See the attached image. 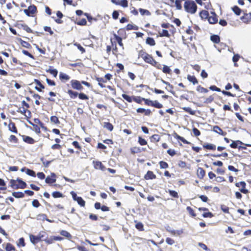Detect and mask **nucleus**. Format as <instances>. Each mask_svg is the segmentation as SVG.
<instances>
[{"instance_id":"nucleus-35","label":"nucleus","mask_w":251,"mask_h":251,"mask_svg":"<svg viewBox=\"0 0 251 251\" xmlns=\"http://www.w3.org/2000/svg\"><path fill=\"white\" fill-rule=\"evenodd\" d=\"M21 44L22 46L27 49H29L31 47L30 45L27 42L23 40H21Z\"/></svg>"},{"instance_id":"nucleus-34","label":"nucleus","mask_w":251,"mask_h":251,"mask_svg":"<svg viewBox=\"0 0 251 251\" xmlns=\"http://www.w3.org/2000/svg\"><path fill=\"white\" fill-rule=\"evenodd\" d=\"M76 201L77 202L78 204H79L81 206H85V202L81 197H79L78 198H77V200Z\"/></svg>"},{"instance_id":"nucleus-51","label":"nucleus","mask_w":251,"mask_h":251,"mask_svg":"<svg viewBox=\"0 0 251 251\" xmlns=\"http://www.w3.org/2000/svg\"><path fill=\"white\" fill-rule=\"evenodd\" d=\"M138 142L142 146L145 145L147 144V141L144 139H143L141 137H138Z\"/></svg>"},{"instance_id":"nucleus-33","label":"nucleus","mask_w":251,"mask_h":251,"mask_svg":"<svg viewBox=\"0 0 251 251\" xmlns=\"http://www.w3.org/2000/svg\"><path fill=\"white\" fill-rule=\"evenodd\" d=\"M154 107L157 108H160L163 107V105L161 103H160L158 101L154 100L153 101L152 106Z\"/></svg>"},{"instance_id":"nucleus-46","label":"nucleus","mask_w":251,"mask_h":251,"mask_svg":"<svg viewBox=\"0 0 251 251\" xmlns=\"http://www.w3.org/2000/svg\"><path fill=\"white\" fill-rule=\"evenodd\" d=\"M97 80L99 82L98 84L101 88H104L105 87L102 83V82H105V81H104L103 78H97Z\"/></svg>"},{"instance_id":"nucleus-54","label":"nucleus","mask_w":251,"mask_h":251,"mask_svg":"<svg viewBox=\"0 0 251 251\" xmlns=\"http://www.w3.org/2000/svg\"><path fill=\"white\" fill-rule=\"evenodd\" d=\"M159 164H160V168L162 169H166L168 167V164L165 162H164L162 161H160L159 162Z\"/></svg>"},{"instance_id":"nucleus-44","label":"nucleus","mask_w":251,"mask_h":251,"mask_svg":"<svg viewBox=\"0 0 251 251\" xmlns=\"http://www.w3.org/2000/svg\"><path fill=\"white\" fill-rule=\"evenodd\" d=\"M52 196L54 198H57L62 197L63 195H62V194L60 192H58V191H56V192H54L52 193Z\"/></svg>"},{"instance_id":"nucleus-48","label":"nucleus","mask_w":251,"mask_h":251,"mask_svg":"<svg viewBox=\"0 0 251 251\" xmlns=\"http://www.w3.org/2000/svg\"><path fill=\"white\" fill-rule=\"evenodd\" d=\"M78 97L81 100H86L88 99V97L83 93L78 94Z\"/></svg>"},{"instance_id":"nucleus-49","label":"nucleus","mask_w":251,"mask_h":251,"mask_svg":"<svg viewBox=\"0 0 251 251\" xmlns=\"http://www.w3.org/2000/svg\"><path fill=\"white\" fill-rule=\"evenodd\" d=\"M17 245L19 247L22 246V247H25V240L24 238H21L19 240V242L17 243Z\"/></svg>"},{"instance_id":"nucleus-23","label":"nucleus","mask_w":251,"mask_h":251,"mask_svg":"<svg viewBox=\"0 0 251 251\" xmlns=\"http://www.w3.org/2000/svg\"><path fill=\"white\" fill-rule=\"evenodd\" d=\"M59 78L60 79H65L66 80H68L70 78L68 75L62 72L60 73Z\"/></svg>"},{"instance_id":"nucleus-31","label":"nucleus","mask_w":251,"mask_h":251,"mask_svg":"<svg viewBox=\"0 0 251 251\" xmlns=\"http://www.w3.org/2000/svg\"><path fill=\"white\" fill-rule=\"evenodd\" d=\"M197 90L200 92V93H207L208 92V90L201 87V86L199 85L197 88Z\"/></svg>"},{"instance_id":"nucleus-42","label":"nucleus","mask_w":251,"mask_h":251,"mask_svg":"<svg viewBox=\"0 0 251 251\" xmlns=\"http://www.w3.org/2000/svg\"><path fill=\"white\" fill-rule=\"evenodd\" d=\"M160 137L158 134H154L151 136V140L152 141L158 142L160 140Z\"/></svg>"},{"instance_id":"nucleus-47","label":"nucleus","mask_w":251,"mask_h":251,"mask_svg":"<svg viewBox=\"0 0 251 251\" xmlns=\"http://www.w3.org/2000/svg\"><path fill=\"white\" fill-rule=\"evenodd\" d=\"M74 45L76 46L77 49L81 52L82 53L85 52V50L84 48H83L80 44L75 43L74 44Z\"/></svg>"},{"instance_id":"nucleus-17","label":"nucleus","mask_w":251,"mask_h":251,"mask_svg":"<svg viewBox=\"0 0 251 251\" xmlns=\"http://www.w3.org/2000/svg\"><path fill=\"white\" fill-rule=\"evenodd\" d=\"M114 36L115 39L116 40L117 42H118V44L119 45V46L122 47V50H123L124 49V45L122 43V38L118 36V35H117L115 34H114Z\"/></svg>"},{"instance_id":"nucleus-59","label":"nucleus","mask_w":251,"mask_h":251,"mask_svg":"<svg viewBox=\"0 0 251 251\" xmlns=\"http://www.w3.org/2000/svg\"><path fill=\"white\" fill-rule=\"evenodd\" d=\"M122 96H123V98L125 100H126V101H127L128 102L132 101V98L130 96H129L126 94H123Z\"/></svg>"},{"instance_id":"nucleus-2","label":"nucleus","mask_w":251,"mask_h":251,"mask_svg":"<svg viewBox=\"0 0 251 251\" xmlns=\"http://www.w3.org/2000/svg\"><path fill=\"white\" fill-rule=\"evenodd\" d=\"M139 56L142 57L146 62L150 63L153 66H155L157 63L150 55L143 51H140Z\"/></svg>"},{"instance_id":"nucleus-62","label":"nucleus","mask_w":251,"mask_h":251,"mask_svg":"<svg viewBox=\"0 0 251 251\" xmlns=\"http://www.w3.org/2000/svg\"><path fill=\"white\" fill-rule=\"evenodd\" d=\"M44 241L48 244H52L53 241H54V237H51L50 238L45 239Z\"/></svg>"},{"instance_id":"nucleus-11","label":"nucleus","mask_w":251,"mask_h":251,"mask_svg":"<svg viewBox=\"0 0 251 251\" xmlns=\"http://www.w3.org/2000/svg\"><path fill=\"white\" fill-rule=\"evenodd\" d=\"M17 182H18V184L16 186V189H19V188L24 189L26 187V183L24 181H23L22 180H21L20 179H17Z\"/></svg>"},{"instance_id":"nucleus-36","label":"nucleus","mask_w":251,"mask_h":251,"mask_svg":"<svg viewBox=\"0 0 251 251\" xmlns=\"http://www.w3.org/2000/svg\"><path fill=\"white\" fill-rule=\"evenodd\" d=\"M5 249L7 251H12L15 250L14 247L10 243L7 244Z\"/></svg>"},{"instance_id":"nucleus-9","label":"nucleus","mask_w":251,"mask_h":251,"mask_svg":"<svg viewBox=\"0 0 251 251\" xmlns=\"http://www.w3.org/2000/svg\"><path fill=\"white\" fill-rule=\"evenodd\" d=\"M241 20L245 23H248L251 20V13L245 14L241 17Z\"/></svg>"},{"instance_id":"nucleus-19","label":"nucleus","mask_w":251,"mask_h":251,"mask_svg":"<svg viewBox=\"0 0 251 251\" xmlns=\"http://www.w3.org/2000/svg\"><path fill=\"white\" fill-rule=\"evenodd\" d=\"M187 79L190 82L193 83V84H197L198 82L197 78L194 75H188Z\"/></svg>"},{"instance_id":"nucleus-10","label":"nucleus","mask_w":251,"mask_h":251,"mask_svg":"<svg viewBox=\"0 0 251 251\" xmlns=\"http://www.w3.org/2000/svg\"><path fill=\"white\" fill-rule=\"evenodd\" d=\"M29 238L30 242L34 245L40 241V237H39L38 235L37 236H34L33 235L30 234Z\"/></svg>"},{"instance_id":"nucleus-21","label":"nucleus","mask_w":251,"mask_h":251,"mask_svg":"<svg viewBox=\"0 0 251 251\" xmlns=\"http://www.w3.org/2000/svg\"><path fill=\"white\" fill-rule=\"evenodd\" d=\"M103 126L104 128H106L107 129L110 131H112L113 129V125L111 123L108 122H104L103 123Z\"/></svg>"},{"instance_id":"nucleus-7","label":"nucleus","mask_w":251,"mask_h":251,"mask_svg":"<svg viewBox=\"0 0 251 251\" xmlns=\"http://www.w3.org/2000/svg\"><path fill=\"white\" fill-rule=\"evenodd\" d=\"M47 183L51 184L56 181L55 175L54 173H51L50 176H48L45 179Z\"/></svg>"},{"instance_id":"nucleus-55","label":"nucleus","mask_w":251,"mask_h":251,"mask_svg":"<svg viewBox=\"0 0 251 251\" xmlns=\"http://www.w3.org/2000/svg\"><path fill=\"white\" fill-rule=\"evenodd\" d=\"M221 210L225 213H229V208L225 205H222L221 206Z\"/></svg>"},{"instance_id":"nucleus-39","label":"nucleus","mask_w":251,"mask_h":251,"mask_svg":"<svg viewBox=\"0 0 251 251\" xmlns=\"http://www.w3.org/2000/svg\"><path fill=\"white\" fill-rule=\"evenodd\" d=\"M47 72L52 75L54 77L57 76L58 73V71L56 69H50L47 71Z\"/></svg>"},{"instance_id":"nucleus-4","label":"nucleus","mask_w":251,"mask_h":251,"mask_svg":"<svg viewBox=\"0 0 251 251\" xmlns=\"http://www.w3.org/2000/svg\"><path fill=\"white\" fill-rule=\"evenodd\" d=\"M36 11V7L34 5H30L27 9L24 10V13L28 16H30L32 14H34Z\"/></svg>"},{"instance_id":"nucleus-3","label":"nucleus","mask_w":251,"mask_h":251,"mask_svg":"<svg viewBox=\"0 0 251 251\" xmlns=\"http://www.w3.org/2000/svg\"><path fill=\"white\" fill-rule=\"evenodd\" d=\"M72 87L75 90H82L83 87L81 85V82L77 80H72L71 81Z\"/></svg>"},{"instance_id":"nucleus-45","label":"nucleus","mask_w":251,"mask_h":251,"mask_svg":"<svg viewBox=\"0 0 251 251\" xmlns=\"http://www.w3.org/2000/svg\"><path fill=\"white\" fill-rule=\"evenodd\" d=\"M26 174L30 176H35V172L29 169H26Z\"/></svg>"},{"instance_id":"nucleus-22","label":"nucleus","mask_w":251,"mask_h":251,"mask_svg":"<svg viewBox=\"0 0 251 251\" xmlns=\"http://www.w3.org/2000/svg\"><path fill=\"white\" fill-rule=\"evenodd\" d=\"M211 40L214 43H219L220 41V39L219 36L214 35L211 36L210 37Z\"/></svg>"},{"instance_id":"nucleus-58","label":"nucleus","mask_w":251,"mask_h":251,"mask_svg":"<svg viewBox=\"0 0 251 251\" xmlns=\"http://www.w3.org/2000/svg\"><path fill=\"white\" fill-rule=\"evenodd\" d=\"M32 204L35 207H38L40 205L39 202L37 200H34L32 202Z\"/></svg>"},{"instance_id":"nucleus-5","label":"nucleus","mask_w":251,"mask_h":251,"mask_svg":"<svg viewBox=\"0 0 251 251\" xmlns=\"http://www.w3.org/2000/svg\"><path fill=\"white\" fill-rule=\"evenodd\" d=\"M93 164L96 169H99L102 171L105 170V167L102 165L101 162L98 161H93Z\"/></svg>"},{"instance_id":"nucleus-20","label":"nucleus","mask_w":251,"mask_h":251,"mask_svg":"<svg viewBox=\"0 0 251 251\" xmlns=\"http://www.w3.org/2000/svg\"><path fill=\"white\" fill-rule=\"evenodd\" d=\"M67 93L72 99H75L77 96H78V93L77 92L73 91L72 90H69Z\"/></svg>"},{"instance_id":"nucleus-61","label":"nucleus","mask_w":251,"mask_h":251,"mask_svg":"<svg viewBox=\"0 0 251 251\" xmlns=\"http://www.w3.org/2000/svg\"><path fill=\"white\" fill-rule=\"evenodd\" d=\"M166 242L168 244L170 245H172L175 243L174 240L170 238H167L166 239Z\"/></svg>"},{"instance_id":"nucleus-25","label":"nucleus","mask_w":251,"mask_h":251,"mask_svg":"<svg viewBox=\"0 0 251 251\" xmlns=\"http://www.w3.org/2000/svg\"><path fill=\"white\" fill-rule=\"evenodd\" d=\"M146 43L151 45V46H154L155 45V42L154 40L151 37H148L146 39Z\"/></svg>"},{"instance_id":"nucleus-6","label":"nucleus","mask_w":251,"mask_h":251,"mask_svg":"<svg viewBox=\"0 0 251 251\" xmlns=\"http://www.w3.org/2000/svg\"><path fill=\"white\" fill-rule=\"evenodd\" d=\"M235 185L237 187L241 186V189L240 190L241 192L244 194L248 193V190L245 188L246 184L244 181H241L240 182L236 183Z\"/></svg>"},{"instance_id":"nucleus-15","label":"nucleus","mask_w":251,"mask_h":251,"mask_svg":"<svg viewBox=\"0 0 251 251\" xmlns=\"http://www.w3.org/2000/svg\"><path fill=\"white\" fill-rule=\"evenodd\" d=\"M205 173L204 170L202 168L199 167L198 169L197 175L199 178H202L205 175Z\"/></svg>"},{"instance_id":"nucleus-40","label":"nucleus","mask_w":251,"mask_h":251,"mask_svg":"<svg viewBox=\"0 0 251 251\" xmlns=\"http://www.w3.org/2000/svg\"><path fill=\"white\" fill-rule=\"evenodd\" d=\"M159 34L161 37L166 36L168 37L170 36V34H169L168 30L166 29H163L162 32H160Z\"/></svg>"},{"instance_id":"nucleus-27","label":"nucleus","mask_w":251,"mask_h":251,"mask_svg":"<svg viewBox=\"0 0 251 251\" xmlns=\"http://www.w3.org/2000/svg\"><path fill=\"white\" fill-rule=\"evenodd\" d=\"M200 16L202 19H207L208 16V12L207 11L203 10L200 12Z\"/></svg>"},{"instance_id":"nucleus-50","label":"nucleus","mask_w":251,"mask_h":251,"mask_svg":"<svg viewBox=\"0 0 251 251\" xmlns=\"http://www.w3.org/2000/svg\"><path fill=\"white\" fill-rule=\"evenodd\" d=\"M162 71L164 73L170 74L171 70L168 66H167L166 65H164L163 69H162Z\"/></svg>"},{"instance_id":"nucleus-26","label":"nucleus","mask_w":251,"mask_h":251,"mask_svg":"<svg viewBox=\"0 0 251 251\" xmlns=\"http://www.w3.org/2000/svg\"><path fill=\"white\" fill-rule=\"evenodd\" d=\"M9 128L10 131L14 133H17V130L16 127L15 126V124L13 123H10L9 124Z\"/></svg>"},{"instance_id":"nucleus-52","label":"nucleus","mask_w":251,"mask_h":251,"mask_svg":"<svg viewBox=\"0 0 251 251\" xmlns=\"http://www.w3.org/2000/svg\"><path fill=\"white\" fill-rule=\"evenodd\" d=\"M131 151L132 153H136L141 152V150L139 147H135L131 149Z\"/></svg>"},{"instance_id":"nucleus-13","label":"nucleus","mask_w":251,"mask_h":251,"mask_svg":"<svg viewBox=\"0 0 251 251\" xmlns=\"http://www.w3.org/2000/svg\"><path fill=\"white\" fill-rule=\"evenodd\" d=\"M156 178V176L151 171H149L145 176L146 179H152Z\"/></svg>"},{"instance_id":"nucleus-56","label":"nucleus","mask_w":251,"mask_h":251,"mask_svg":"<svg viewBox=\"0 0 251 251\" xmlns=\"http://www.w3.org/2000/svg\"><path fill=\"white\" fill-rule=\"evenodd\" d=\"M239 55L238 54L234 55L232 57V61L234 62V66H236V62L238 61L239 59Z\"/></svg>"},{"instance_id":"nucleus-60","label":"nucleus","mask_w":251,"mask_h":251,"mask_svg":"<svg viewBox=\"0 0 251 251\" xmlns=\"http://www.w3.org/2000/svg\"><path fill=\"white\" fill-rule=\"evenodd\" d=\"M22 52L23 53V54H24L25 55L28 56L30 58H32V59L34 58V56L31 53H30L28 51L25 50H23Z\"/></svg>"},{"instance_id":"nucleus-57","label":"nucleus","mask_w":251,"mask_h":251,"mask_svg":"<svg viewBox=\"0 0 251 251\" xmlns=\"http://www.w3.org/2000/svg\"><path fill=\"white\" fill-rule=\"evenodd\" d=\"M76 24L78 25H86V24H87V21L86 20V19H81L80 21L77 22L76 23Z\"/></svg>"},{"instance_id":"nucleus-43","label":"nucleus","mask_w":251,"mask_h":251,"mask_svg":"<svg viewBox=\"0 0 251 251\" xmlns=\"http://www.w3.org/2000/svg\"><path fill=\"white\" fill-rule=\"evenodd\" d=\"M135 227H136V228H137L138 229H139L140 231H142L144 230L143 225L141 222L137 223L135 225Z\"/></svg>"},{"instance_id":"nucleus-64","label":"nucleus","mask_w":251,"mask_h":251,"mask_svg":"<svg viewBox=\"0 0 251 251\" xmlns=\"http://www.w3.org/2000/svg\"><path fill=\"white\" fill-rule=\"evenodd\" d=\"M23 29L28 33H31L32 30L26 25H22Z\"/></svg>"},{"instance_id":"nucleus-18","label":"nucleus","mask_w":251,"mask_h":251,"mask_svg":"<svg viewBox=\"0 0 251 251\" xmlns=\"http://www.w3.org/2000/svg\"><path fill=\"white\" fill-rule=\"evenodd\" d=\"M12 195L16 198H22L25 196L24 193L21 192H14L12 193Z\"/></svg>"},{"instance_id":"nucleus-37","label":"nucleus","mask_w":251,"mask_h":251,"mask_svg":"<svg viewBox=\"0 0 251 251\" xmlns=\"http://www.w3.org/2000/svg\"><path fill=\"white\" fill-rule=\"evenodd\" d=\"M232 10L237 15H239L241 13V9L237 6H235L232 8Z\"/></svg>"},{"instance_id":"nucleus-41","label":"nucleus","mask_w":251,"mask_h":251,"mask_svg":"<svg viewBox=\"0 0 251 251\" xmlns=\"http://www.w3.org/2000/svg\"><path fill=\"white\" fill-rule=\"evenodd\" d=\"M169 194L174 198H178V195L177 193L174 190H169L168 191Z\"/></svg>"},{"instance_id":"nucleus-29","label":"nucleus","mask_w":251,"mask_h":251,"mask_svg":"<svg viewBox=\"0 0 251 251\" xmlns=\"http://www.w3.org/2000/svg\"><path fill=\"white\" fill-rule=\"evenodd\" d=\"M119 5H121L124 8L127 7L128 6V1L127 0H120Z\"/></svg>"},{"instance_id":"nucleus-28","label":"nucleus","mask_w":251,"mask_h":251,"mask_svg":"<svg viewBox=\"0 0 251 251\" xmlns=\"http://www.w3.org/2000/svg\"><path fill=\"white\" fill-rule=\"evenodd\" d=\"M203 147L208 150H215L216 149V146L211 144H207L206 145H203Z\"/></svg>"},{"instance_id":"nucleus-24","label":"nucleus","mask_w":251,"mask_h":251,"mask_svg":"<svg viewBox=\"0 0 251 251\" xmlns=\"http://www.w3.org/2000/svg\"><path fill=\"white\" fill-rule=\"evenodd\" d=\"M138 29V27L137 25L130 24H128L126 27V29L127 30H132V29L133 30H137Z\"/></svg>"},{"instance_id":"nucleus-32","label":"nucleus","mask_w":251,"mask_h":251,"mask_svg":"<svg viewBox=\"0 0 251 251\" xmlns=\"http://www.w3.org/2000/svg\"><path fill=\"white\" fill-rule=\"evenodd\" d=\"M50 119V121L54 124H59L60 123L58 118L55 116H51Z\"/></svg>"},{"instance_id":"nucleus-63","label":"nucleus","mask_w":251,"mask_h":251,"mask_svg":"<svg viewBox=\"0 0 251 251\" xmlns=\"http://www.w3.org/2000/svg\"><path fill=\"white\" fill-rule=\"evenodd\" d=\"M193 133L196 136H198L200 135L201 134V132L200 131L196 128L195 127H194L193 128Z\"/></svg>"},{"instance_id":"nucleus-1","label":"nucleus","mask_w":251,"mask_h":251,"mask_svg":"<svg viewBox=\"0 0 251 251\" xmlns=\"http://www.w3.org/2000/svg\"><path fill=\"white\" fill-rule=\"evenodd\" d=\"M184 7L187 12L191 14H194L197 9L196 4L192 0H186L185 2Z\"/></svg>"},{"instance_id":"nucleus-53","label":"nucleus","mask_w":251,"mask_h":251,"mask_svg":"<svg viewBox=\"0 0 251 251\" xmlns=\"http://www.w3.org/2000/svg\"><path fill=\"white\" fill-rule=\"evenodd\" d=\"M183 109L186 111V112H188L189 113H190V114L191 115H193L194 114V111H193L191 108L189 107H183Z\"/></svg>"},{"instance_id":"nucleus-38","label":"nucleus","mask_w":251,"mask_h":251,"mask_svg":"<svg viewBox=\"0 0 251 251\" xmlns=\"http://www.w3.org/2000/svg\"><path fill=\"white\" fill-rule=\"evenodd\" d=\"M139 11L142 15H151V13L150 12V11L147 10H146V9L140 8Z\"/></svg>"},{"instance_id":"nucleus-16","label":"nucleus","mask_w":251,"mask_h":251,"mask_svg":"<svg viewBox=\"0 0 251 251\" xmlns=\"http://www.w3.org/2000/svg\"><path fill=\"white\" fill-rule=\"evenodd\" d=\"M213 131L220 135H225L226 133L224 132L221 128L218 126H215L213 127Z\"/></svg>"},{"instance_id":"nucleus-30","label":"nucleus","mask_w":251,"mask_h":251,"mask_svg":"<svg viewBox=\"0 0 251 251\" xmlns=\"http://www.w3.org/2000/svg\"><path fill=\"white\" fill-rule=\"evenodd\" d=\"M60 234L62 235V236H65V237H66L68 238H71L72 236L70 234V233H69L68 231H66V230H62L61 232H60Z\"/></svg>"},{"instance_id":"nucleus-12","label":"nucleus","mask_w":251,"mask_h":251,"mask_svg":"<svg viewBox=\"0 0 251 251\" xmlns=\"http://www.w3.org/2000/svg\"><path fill=\"white\" fill-rule=\"evenodd\" d=\"M207 19L209 23L211 24H215L218 21V19L215 14H213L212 16H209Z\"/></svg>"},{"instance_id":"nucleus-8","label":"nucleus","mask_w":251,"mask_h":251,"mask_svg":"<svg viewBox=\"0 0 251 251\" xmlns=\"http://www.w3.org/2000/svg\"><path fill=\"white\" fill-rule=\"evenodd\" d=\"M18 112H20L24 114L26 117H29L31 116V112L29 110H26L25 107H20L17 110Z\"/></svg>"},{"instance_id":"nucleus-14","label":"nucleus","mask_w":251,"mask_h":251,"mask_svg":"<svg viewBox=\"0 0 251 251\" xmlns=\"http://www.w3.org/2000/svg\"><path fill=\"white\" fill-rule=\"evenodd\" d=\"M23 140L28 144H32L35 143V140L31 137L27 136H23Z\"/></svg>"}]
</instances>
